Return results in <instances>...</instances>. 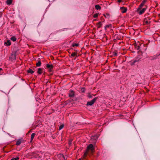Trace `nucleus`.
<instances>
[{"instance_id": "f257e3e1", "label": "nucleus", "mask_w": 160, "mask_h": 160, "mask_svg": "<svg viewBox=\"0 0 160 160\" xmlns=\"http://www.w3.org/2000/svg\"><path fill=\"white\" fill-rule=\"evenodd\" d=\"M94 149V148L92 144H90L87 147V148L85 152L84 155L85 157L88 154L89 152H90L91 153H92Z\"/></svg>"}, {"instance_id": "f03ea898", "label": "nucleus", "mask_w": 160, "mask_h": 160, "mask_svg": "<svg viewBox=\"0 0 160 160\" xmlns=\"http://www.w3.org/2000/svg\"><path fill=\"white\" fill-rule=\"evenodd\" d=\"M97 98V97H95L92 100L89 102H88L87 103V106H91L95 102Z\"/></svg>"}, {"instance_id": "7ed1b4c3", "label": "nucleus", "mask_w": 160, "mask_h": 160, "mask_svg": "<svg viewBox=\"0 0 160 160\" xmlns=\"http://www.w3.org/2000/svg\"><path fill=\"white\" fill-rule=\"evenodd\" d=\"M75 93L74 91L70 90L69 91V97L71 98H73L75 96Z\"/></svg>"}, {"instance_id": "20e7f679", "label": "nucleus", "mask_w": 160, "mask_h": 160, "mask_svg": "<svg viewBox=\"0 0 160 160\" xmlns=\"http://www.w3.org/2000/svg\"><path fill=\"white\" fill-rule=\"evenodd\" d=\"M98 137L97 135L95 136H92L91 137V140L92 141L93 143H95L97 140L98 139Z\"/></svg>"}, {"instance_id": "39448f33", "label": "nucleus", "mask_w": 160, "mask_h": 160, "mask_svg": "<svg viewBox=\"0 0 160 160\" xmlns=\"http://www.w3.org/2000/svg\"><path fill=\"white\" fill-rule=\"evenodd\" d=\"M46 67L48 68L49 70L50 71H52V69L53 68V66L52 64H47L46 65Z\"/></svg>"}, {"instance_id": "423d86ee", "label": "nucleus", "mask_w": 160, "mask_h": 160, "mask_svg": "<svg viewBox=\"0 0 160 160\" xmlns=\"http://www.w3.org/2000/svg\"><path fill=\"white\" fill-rule=\"evenodd\" d=\"M120 9L121 11L122 12V13H124L126 12L127 9L126 8H125L124 7H121L120 8Z\"/></svg>"}, {"instance_id": "0eeeda50", "label": "nucleus", "mask_w": 160, "mask_h": 160, "mask_svg": "<svg viewBox=\"0 0 160 160\" xmlns=\"http://www.w3.org/2000/svg\"><path fill=\"white\" fill-rule=\"evenodd\" d=\"M4 44L6 46H9L11 44L10 41L9 40H8L7 42H4Z\"/></svg>"}, {"instance_id": "6e6552de", "label": "nucleus", "mask_w": 160, "mask_h": 160, "mask_svg": "<svg viewBox=\"0 0 160 160\" xmlns=\"http://www.w3.org/2000/svg\"><path fill=\"white\" fill-rule=\"evenodd\" d=\"M146 9V8H143L142 10L140 11L138 13L139 15H142L145 12Z\"/></svg>"}, {"instance_id": "1a4fd4ad", "label": "nucleus", "mask_w": 160, "mask_h": 160, "mask_svg": "<svg viewBox=\"0 0 160 160\" xmlns=\"http://www.w3.org/2000/svg\"><path fill=\"white\" fill-rule=\"evenodd\" d=\"M143 45L142 44H140V45L137 44L136 46V48L137 50H140V48Z\"/></svg>"}, {"instance_id": "9d476101", "label": "nucleus", "mask_w": 160, "mask_h": 160, "mask_svg": "<svg viewBox=\"0 0 160 160\" xmlns=\"http://www.w3.org/2000/svg\"><path fill=\"white\" fill-rule=\"evenodd\" d=\"M42 72L43 69L41 68H39L38 69L37 72L39 74H41L42 73Z\"/></svg>"}, {"instance_id": "9b49d317", "label": "nucleus", "mask_w": 160, "mask_h": 160, "mask_svg": "<svg viewBox=\"0 0 160 160\" xmlns=\"http://www.w3.org/2000/svg\"><path fill=\"white\" fill-rule=\"evenodd\" d=\"M35 133H32V134L31 135V142L33 140V139L35 136Z\"/></svg>"}, {"instance_id": "f8f14e48", "label": "nucleus", "mask_w": 160, "mask_h": 160, "mask_svg": "<svg viewBox=\"0 0 160 160\" xmlns=\"http://www.w3.org/2000/svg\"><path fill=\"white\" fill-rule=\"evenodd\" d=\"M12 0H7V3L8 5H10L12 3Z\"/></svg>"}, {"instance_id": "ddd939ff", "label": "nucleus", "mask_w": 160, "mask_h": 160, "mask_svg": "<svg viewBox=\"0 0 160 160\" xmlns=\"http://www.w3.org/2000/svg\"><path fill=\"white\" fill-rule=\"evenodd\" d=\"M21 143V141L20 140H18L16 142V145L18 146L20 145Z\"/></svg>"}, {"instance_id": "4468645a", "label": "nucleus", "mask_w": 160, "mask_h": 160, "mask_svg": "<svg viewBox=\"0 0 160 160\" xmlns=\"http://www.w3.org/2000/svg\"><path fill=\"white\" fill-rule=\"evenodd\" d=\"M95 9L97 10H98L101 9V7L98 5H96L95 6Z\"/></svg>"}, {"instance_id": "2eb2a0df", "label": "nucleus", "mask_w": 160, "mask_h": 160, "mask_svg": "<svg viewBox=\"0 0 160 160\" xmlns=\"http://www.w3.org/2000/svg\"><path fill=\"white\" fill-rule=\"evenodd\" d=\"M28 73H30L32 74L34 73V71L31 69H29V70H28Z\"/></svg>"}, {"instance_id": "dca6fc26", "label": "nucleus", "mask_w": 160, "mask_h": 160, "mask_svg": "<svg viewBox=\"0 0 160 160\" xmlns=\"http://www.w3.org/2000/svg\"><path fill=\"white\" fill-rule=\"evenodd\" d=\"M11 39L13 42H15L16 40V38L14 36L12 37L11 38Z\"/></svg>"}, {"instance_id": "f3484780", "label": "nucleus", "mask_w": 160, "mask_h": 160, "mask_svg": "<svg viewBox=\"0 0 160 160\" xmlns=\"http://www.w3.org/2000/svg\"><path fill=\"white\" fill-rule=\"evenodd\" d=\"M41 64V63L40 61H38V62L37 63L36 65L37 67H40Z\"/></svg>"}, {"instance_id": "a211bd4d", "label": "nucleus", "mask_w": 160, "mask_h": 160, "mask_svg": "<svg viewBox=\"0 0 160 160\" xmlns=\"http://www.w3.org/2000/svg\"><path fill=\"white\" fill-rule=\"evenodd\" d=\"M138 60H135L133 61H132L131 62L132 65H133L136 62H138L139 61Z\"/></svg>"}, {"instance_id": "6ab92c4d", "label": "nucleus", "mask_w": 160, "mask_h": 160, "mask_svg": "<svg viewBox=\"0 0 160 160\" xmlns=\"http://www.w3.org/2000/svg\"><path fill=\"white\" fill-rule=\"evenodd\" d=\"M79 45L78 44V43H73L72 44V47H78Z\"/></svg>"}, {"instance_id": "aec40b11", "label": "nucleus", "mask_w": 160, "mask_h": 160, "mask_svg": "<svg viewBox=\"0 0 160 160\" xmlns=\"http://www.w3.org/2000/svg\"><path fill=\"white\" fill-rule=\"evenodd\" d=\"M144 5H143L142 3H141L139 6V7L137 9V11H138L139 10V9H140Z\"/></svg>"}, {"instance_id": "412c9836", "label": "nucleus", "mask_w": 160, "mask_h": 160, "mask_svg": "<svg viewBox=\"0 0 160 160\" xmlns=\"http://www.w3.org/2000/svg\"><path fill=\"white\" fill-rule=\"evenodd\" d=\"M102 22H99L98 23V28H100L101 27V26H102Z\"/></svg>"}, {"instance_id": "4be33fe9", "label": "nucleus", "mask_w": 160, "mask_h": 160, "mask_svg": "<svg viewBox=\"0 0 160 160\" xmlns=\"http://www.w3.org/2000/svg\"><path fill=\"white\" fill-rule=\"evenodd\" d=\"M111 26V24H108V25H106L105 27V30L107 29V28H108L110 26Z\"/></svg>"}, {"instance_id": "5701e85b", "label": "nucleus", "mask_w": 160, "mask_h": 160, "mask_svg": "<svg viewBox=\"0 0 160 160\" xmlns=\"http://www.w3.org/2000/svg\"><path fill=\"white\" fill-rule=\"evenodd\" d=\"M77 55V53L75 52H73L72 53L71 55L72 57H74Z\"/></svg>"}, {"instance_id": "b1692460", "label": "nucleus", "mask_w": 160, "mask_h": 160, "mask_svg": "<svg viewBox=\"0 0 160 160\" xmlns=\"http://www.w3.org/2000/svg\"><path fill=\"white\" fill-rule=\"evenodd\" d=\"M64 127V125L63 124L61 125L60 126L59 128V130H60L62 129Z\"/></svg>"}, {"instance_id": "393cba45", "label": "nucleus", "mask_w": 160, "mask_h": 160, "mask_svg": "<svg viewBox=\"0 0 160 160\" xmlns=\"http://www.w3.org/2000/svg\"><path fill=\"white\" fill-rule=\"evenodd\" d=\"M98 16V13H95L93 15V17L95 18H97Z\"/></svg>"}, {"instance_id": "a878e982", "label": "nucleus", "mask_w": 160, "mask_h": 160, "mask_svg": "<svg viewBox=\"0 0 160 160\" xmlns=\"http://www.w3.org/2000/svg\"><path fill=\"white\" fill-rule=\"evenodd\" d=\"M19 158L18 157L15 158H12L11 160H18Z\"/></svg>"}, {"instance_id": "bb28decb", "label": "nucleus", "mask_w": 160, "mask_h": 160, "mask_svg": "<svg viewBox=\"0 0 160 160\" xmlns=\"http://www.w3.org/2000/svg\"><path fill=\"white\" fill-rule=\"evenodd\" d=\"M81 91L82 92H84L85 91V89L84 88H82L81 89Z\"/></svg>"}, {"instance_id": "cd10ccee", "label": "nucleus", "mask_w": 160, "mask_h": 160, "mask_svg": "<svg viewBox=\"0 0 160 160\" xmlns=\"http://www.w3.org/2000/svg\"><path fill=\"white\" fill-rule=\"evenodd\" d=\"M88 97L90 98H92V95L90 94L88 95Z\"/></svg>"}, {"instance_id": "c85d7f7f", "label": "nucleus", "mask_w": 160, "mask_h": 160, "mask_svg": "<svg viewBox=\"0 0 160 160\" xmlns=\"http://www.w3.org/2000/svg\"><path fill=\"white\" fill-rule=\"evenodd\" d=\"M146 2V0H143L142 2L141 3H142L143 5H144L145 3Z\"/></svg>"}, {"instance_id": "c756f323", "label": "nucleus", "mask_w": 160, "mask_h": 160, "mask_svg": "<svg viewBox=\"0 0 160 160\" xmlns=\"http://www.w3.org/2000/svg\"><path fill=\"white\" fill-rule=\"evenodd\" d=\"M146 2V0H143L142 2L141 3H142L143 5H144L145 3Z\"/></svg>"}, {"instance_id": "7c9ffc66", "label": "nucleus", "mask_w": 160, "mask_h": 160, "mask_svg": "<svg viewBox=\"0 0 160 160\" xmlns=\"http://www.w3.org/2000/svg\"><path fill=\"white\" fill-rule=\"evenodd\" d=\"M145 23L147 24H148L149 23V22L148 21H146L145 22Z\"/></svg>"}, {"instance_id": "2f4dec72", "label": "nucleus", "mask_w": 160, "mask_h": 160, "mask_svg": "<svg viewBox=\"0 0 160 160\" xmlns=\"http://www.w3.org/2000/svg\"><path fill=\"white\" fill-rule=\"evenodd\" d=\"M122 0H118V2H122Z\"/></svg>"}, {"instance_id": "473e14b6", "label": "nucleus", "mask_w": 160, "mask_h": 160, "mask_svg": "<svg viewBox=\"0 0 160 160\" xmlns=\"http://www.w3.org/2000/svg\"><path fill=\"white\" fill-rule=\"evenodd\" d=\"M114 55V56H116L117 55V54L116 53H115Z\"/></svg>"}, {"instance_id": "72a5a7b5", "label": "nucleus", "mask_w": 160, "mask_h": 160, "mask_svg": "<svg viewBox=\"0 0 160 160\" xmlns=\"http://www.w3.org/2000/svg\"><path fill=\"white\" fill-rule=\"evenodd\" d=\"M71 142H72V141L71 142H69V144H70L71 143Z\"/></svg>"}, {"instance_id": "f704fd0d", "label": "nucleus", "mask_w": 160, "mask_h": 160, "mask_svg": "<svg viewBox=\"0 0 160 160\" xmlns=\"http://www.w3.org/2000/svg\"><path fill=\"white\" fill-rule=\"evenodd\" d=\"M79 160H82L81 159V158H80L79 159Z\"/></svg>"}]
</instances>
